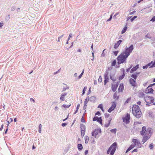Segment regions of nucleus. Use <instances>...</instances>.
I'll return each instance as SVG.
<instances>
[{
	"label": "nucleus",
	"instance_id": "nucleus-42",
	"mask_svg": "<svg viewBox=\"0 0 155 155\" xmlns=\"http://www.w3.org/2000/svg\"><path fill=\"white\" fill-rule=\"evenodd\" d=\"M116 64V61L114 60L111 63V66H114Z\"/></svg>",
	"mask_w": 155,
	"mask_h": 155
},
{
	"label": "nucleus",
	"instance_id": "nucleus-4",
	"mask_svg": "<svg viewBox=\"0 0 155 155\" xmlns=\"http://www.w3.org/2000/svg\"><path fill=\"white\" fill-rule=\"evenodd\" d=\"M117 146V143L115 142L110 147L107 151V154H109L110 152V155H113L116 150Z\"/></svg>",
	"mask_w": 155,
	"mask_h": 155
},
{
	"label": "nucleus",
	"instance_id": "nucleus-18",
	"mask_svg": "<svg viewBox=\"0 0 155 155\" xmlns=\"http://www.w3.org/2000/svg\"><path fill=\"white\" fill-rule=\"evenodd\" d=\"M121 70H122L123 72V74L122 75L119 77V80H122L124 78V77L125 76L124 73L125 72V70H124V69H121Z\"/></svg>",
	"mask_w": 155,
	"mask_h": 155
},
{
	"label": "nucleus",
	"instance_id": "nucleus-52",
	"mask_svg": "<svg viewBox=\"0 0 155 155\" xmlns=\"http://www.w3.org/2000/svg\"><path fill=\"white\" fill-rule=\"evenodd\" d=\"M150 21H155V16L153 17L150 20Z\"/></svg>",
	"mask_w": 155,
	"mask_h": 155
},
{
	"label": "nucleus",
	"instance_id": "nucleus-45",
	"mask_svg": "<svg viewBox=\"0 0 155 155\" xmlns=\"http://www.w3.org/2000/svg\"><path fill=\"white\" fill-rule=\"evenodd\" d=\"M114 109V108H112V107H110L108 110V112L110 113Z\"/></svg>",
	"mask_w": 155,
	"mask_h": 155
},
{
	"label": "nucleus",
	"instance_id": "nucleus-19",
	"mask_svg": "<svg viewBox=\"0 0 155 155\" xmlns=\"http://www.w3.org/2000/svg\"><path fill=\"white\" fill-rule=\"evenodd\" d=\"M67 95L66 93H63L61 94V97H60V99L64 101V97Z\"/></svg>",
	"mask_w": 155,
	"mask_h": 155
},
{
	"label": "nucleus",
	"instance_id": "nucleus-33",
	"mask_svg": "<svg viewBox=\"0 0 155 155\" xmlns=\"http://www.w3.org/2000/svg\"><path fill=\"white\" fill-rule=\"evenodd\" d=\"M85 130H81V136L83 137L85 134Z\"/></svg>",
	"mask_w": 155,
	"mask_h": 155
},
{
	"label": "nucleus",
	"instance_id": "nucleus-20",
	"mask_svg": "<svg viewBox=\"0 0 155 155\" xmlns=\"http://www.w3.org/2000/svg\"><path fill=\"white\" fill-rule=\"evenodd\" d=\"M134 147V146L133 145V144H131L130 146L128 147L127 149V150L126 153H127L131 149H133V148Z\"/></svg>",
	"mask_w": 155,
	"mask_h": 155
},
{
	"label": "nucleus",
	"instance_id": "nucleus-48",
	"mask_svg": "<svg viewBox=\"0 0 155 155\" xmlns=\"http://www.w3.org/2000/svg\"><path fill=\"white\" fill-rule=\"evenodd\" d=\"M98 118V117H94L93 119V121H96L97 120V119Z\"/></svg>",
	"mask_w": 155,
	"mask_h": 155
},
{
	"label": "nucleus",
	"instance_id": "nucleus-58",
	"mask_svg": "<svg viewBox=\"0 0 155 155\" xmlns=\"http://www.w3.org/2000/svg\"><path fill=\"white\" fill-rule=\"evenodd\" d=\"M98 108H100L101 109V108H102L103 107V105H102V104H100L98 106Z\"/></svg>",
	"mask_w": 155,
	"mask_h": 155
},
{
	"label": "nucleus",
	"instance_id": "nucleus-11",
	"mask_svg": "<svg viewBox=\"0 0 155 155\" xmlns=\"http://www.w3.org/2000/svg\"><path fill=\"white\" fill-rule=\"evenodd\" d=\"M147 131V129L145 126H143L142 127V130L140 131V133L141 135L143 136L146 134V132Z\"/></svg>",
	"mask_w": 155,
	"mask_h": 155
},
{
	"label": "nucleus",
	"instance_id": "nucleus-23",
	"mask_svg": "<svg viewBox=\"0 0 155 155\" xmlns=\"http://www.w3.org/2000/svg\"><path fill=\"white\" fill-rule=\"evenodd\" d=\"M144 94L143 92L140 91L139 93V97H143L144 96Z\"/></svg>",
	"mask_w": 155,
	"mask_h": 155
},
{
	"label": "nucleus",
	"instance_id": "nucleus-1",
	"mask_svg": "<svg viewBox=\"0 0 155 155\" xmlns=\"http://www.w3.org/2000/svg\"><path fill=\"white\" fill-rule=\"evenodd\" d=\"M132 113L137 118H139L141 116V112L139 106L135 105L132 107Z\"/></svg>",
	"mask_w": 155,
	"mask_h": 155
},
{
	"label": "nucleus",
	"instance_id": "nucleus-40",
	"mask_svg": "<svg viewBox=\"0 0 155 155\" xmlns=\"http://www.w3.org/2000/svg\"><path fill=\"white\" fill-rule=\"evenodd\" d=\"M10 15H7L5 18V20L6 21H8L10 18Z\"/></svg>",
	"mask_w": 155,
	"mask_h": 155
},
{
	"label": "nucleus",
	"instance_id": "nucleus-30",
	"mask_svg": "<svg viewBox=\"0 0 155 155\" xmlns=\"http://www.w3.org/2000/svg\"><path fill=\"white\" fill-rule=\"evenodd\" d=\"M89 100H90L89 97L88 96L87 97L84 101V104H87Z\"/></svg>",
	"mask_w": 155,
	"mask_h": 155
},
{
	"label": "nucleus",
	"instance_id": "nucleus-62",
	"mask_svg": "<svg viewBox=\"0 0 155 155\" xmlns=\"http://www.w3.org/2000/svg\"><path fill=\"white\" fill-rule=\"evenodd\" d=\"M132 66H131L129 68L127 69L126 70L127 72H128V71H129L130 69L132 68Z\"/></svg>",
	"mask_w": 155,
	"mask_h": 155
},
{
	"label": "nucleus",
	"instance_id": "nucleus-21",
	"mask_svg": "<svg viewBox=\"0 0 155 155\" xmlns=\"http://www.w3.org/2000/svg\"><path fill=\"white\" fill-rule=\"evenodd\" d=\"M80 127L81 130H85V126L83 124H81L80 125Z\"/></svg>",
	"mask_w": 155,
	"mask_h": 155
},
{
	"label": "nucleus",
	"instance_id": "nucleus-36",
	"mask_svg": "<svg viewBox=\"0 0 155 155\" xmlns=\"http://www.w3.org/2000/svg\"><path fill=\"white\" fill-rule=\"evenodd\" d=\"M117 129L116 128L112 129L110 130V131L111 133L116 134V132Z\"/></svg>",
	"mask_w": 155,
	"mask_h": 155
},
{
	"label": "nucleus",
	"instance_id": "nucleus-8",
	"mask_svg": "<svg viewBox=\"0 0 155 155\" xmlns=\"http://www.w3.org/2000/svg\"><path fill=\"white\" fill-rule=\"evenodd\" d=\"M148 67H149L150 68L155 67V60L151 61L145 66H143V69H147Z\"/></svg>",
	"mask_w": 155,
	"mask_h": 155
},
{
	"label": "nucleus",
	"instance_id": "nucleus-7",
	"mask_svg": "<svg viewBox=\"0 0 155 155\" xmlns=\"http://www.w3.org/2000/svg\"><path fill=\"white\" fill-rule=\"evenodd\" d=\"M132 142L134 143L133 145L136 146L138 148H140L141 147L140 142L139 141V140L137 139H133L132 140Z\"/></svg>",
	"mask_w": 155,
	"mask_h": 155
},
{
	"label": "nucleus",
	"instance_id": "nucleus-15",
	"mask_svg": "<svg viewBox=\"0 0 155 155\" xmlns=\"http://www.w3.org/2000/svg\"><path fill=\"white\" fill-rule=\"evenodd\" d=\"M129 82L130 84L132 86H135V84L136 83V80L133 79L132 78H130L129 80Z\"/></svg>",
	"mask_w": 155,
	"mask_h": 155
},
{
	"label": "nucleus",
	"instance_id": "nucleus-29",
	"mask_svg": "<svg viewBox=\"0 0 155 155\" xmlns=\"http://www.w3.org/2000/svg\"><path fill=\"white\" fill-rule=\"evenodd\" d=\"M112 105L111 107L114 109L116 106V103L115 102H112Z\"/></svg>",
	"mask_w": 155,
	"mask_h": 155
},
{
	"label": "nucleus",
	"instance_id": "nucleus-54",
	"mask_svg": "<svg viewBox=\"0 0 155 155\" xmlns=\"http://www.w3.org/2000/svg\"><path fill=\"white\" fill-rule=\"evenodd\" d=\"M137 16H134L133 18H132L131 19V21H132L134 20L136 18H137Z\"/></svg>",
	"mask_w": 155,
	"mask_h": 155
},
{
	"label": "nucleus",
	"instance_id": "nucleus-26",
	"mask_svg": "<svg viewBox=\"0 0 155 155\" xmlns=\"http://www.w3.org/2000/svg\"><path fill=\"white\" fill-rule=\"evenodd\" d=\"M89 99L90 101L94 102L95 100V97L94 96H92L90 98L89 97Z\"/></svg>",
	"mask_w": 155,
	"mask_h": 155
},
{
	"label": "nucleus",
	"instance_id": "nucleus-5",
	"mask_svg": "<svg viewBox=\"0 0 155 155\" xmlns=\"http://www.w3.org/2000/svg\"><path fill=\"white\" fill-rule=\"evenodd\" d=\"M144 99L147 103L146 105L148 106L154 102V98L152 97L146 96L144 97Z\"/></svg>",
	"mask_w": 155,
	"mask_h": 155
},
{
	"label": "nucleus",
	"instance_id": "nucleus-28",
	"mask_svg": "<svg viewBox=\"0 0 155 155\" xmlns=\"http://www.w3.org/2000/svg\"><path fill=\"white\" fill-rule=\"evenodd\" d=\"M97 121L99 122L101 124H102V120L101 117H98Z\"/></svg>",
	"mask_w": 155,
	"mask_h": 155
},
{
	"label": "nucleus",
	"instance_id": "nucleus-44",
	"mask_svg": "<svg viewBox=\"0 0 155 155\" xmlns=\"http://www.w3.org/2000/svg\"><path fill=\"white\" fill-rule=\"evenodd\" d=\"M86 89H87L86 87H84V88L83 90V91H82L83 93L82 94V95L84 94L85 93V91H86Z\"/></svg>",
	"mask_w": 155,
	"mask_h": 155
},
{
	"label": "nucleus",
	"instance_id": "nucleus-16",
	"mask_svg": "<svg viewBox=\"0 0 155 155\" xmlns=\"http://www.w3.org/2000/svg\"><path fill=\"white\" fill-rule=\"evenodd\" d=\"M139 65L137 64L135 67H134L131 69L130 71V73L136 71L137 69L139 68Z\"/></svg>",
	"mask_w": 155,
	"mask_h": 155
},
{
	"label": "nucleus",
	"instance_id": "nucleus-46",
	"mask_svg": "<svg viewBox=\"0 0 155 155\" xmlns=\"http://www.w3.org/2000/svg\"><path fill=\"white\" fill-rule=\"evenodd\" d=\"M149 147L150 149L152 150L153 149V145L152 143L150 144L149 145Z\"/></svg>",
	"mask_w": 155,
	"mask_h": 155
},
{
	"label": "nucleus",
	"instance_id": "nucleus-63",
	"mask_svg": "<svg viewBox=\"0 0 155 155\" xmlns=\"http://www.w3.org/2000/svg\"><path fill=\"white\" fill-rule=\"evenodd\" d=\"M67 125V124L66 123H62L61 124V125L62 127H64Z\"/></svg>",
	"mask_w": 155,
	"mask_h": 155
},
{
	"label": "nucleus",
	"instance_id": "nucleus-13",
	"mask_svg": "<svg viewBox=\"0 0 155 155\" xmlns=\"http://www.w3.org/2000/svg\"><path fill=\"white\" fill-rule=\"evenodd\" d=\"M122 42V40H119L117 43H115L114 46V48L116 49L119 47V45Z\"/></svg>",
	"mask_w": 155,
	"mask_h": 155
},
{
	"label": "nucleus",
	"instance_id": "nucleus-9",
	"mask_svg": "<svg viewBox=\"0 0 155 155\" xmlns=\"http://www.w3.org/2000/svg\"><path fill=\"white\" fill-rule=\"evenodd\" d=\"M153 84H150L145 90V92L146 93H152L153 90L151 87Z\"/></svg>",
	"mask_w": 155,
	"mask_h": 155
},
{
	"label": "nucleus",
	"instance_id": "nucleus-53",
	"mask_svg": "<svg viewBox=\"0 0 155 155\" xmlns=\"http://www.w3.org/2000/svg\"><path fill=\"white\" fill-rule=\"evenodd\" d=\"M64 36V35H61L60 37H59L58 39V41L60 42V39H61Z\"/></svg>",
	"mask_w": 155,
	"mask_h": 155
},
{
	"label": "nucleus",
	"instance_id": "nucleus-6",
	"mask_svg": "<svg viewBox=\"0 0 155 155\" xmlns=\"http://www.w3.org/2000/svg\"><path fill=\"white\" fill-rule=\"evenodd\" d=\"M133 49V45H131L130 47L126 48L125 51L122 53L128 57Z\"/></svg>",
	"mask_w": 155,
	"mask_h": 155
},
{
	"label": "nucleus",
	"instance_id": "nucleus-34",
	"mask_svg": "<svg viewBox=\"0 0 155 155\" xmlns=\"http://www.w3.org/2000/svg\"><path fill=\"white\" fill-rule=\"evenodd\" d=\"M39 127V130H38V132L39 133H41V127H42V125L41 124H40L38 126Z\"/></svg>",
	"mask_w": 155,
	"mask_h": 155
},
{
	"label": "nucleus",
	"instance_id": "nucleus-60",
	"mask_svg": "<svg viewBox=\"0 0 155 155\" xmlns=\"http://www.w3.org/2000/svg\"><path fill=\"white\" fill-rule=\"evenodd\" d=\"M87 104H84V105L83 107L84 110H85L86 108Z\"/></svg>",
	"mask_w": 155,
	"mask_h": 155
},
{
	"label": "nucleus",
	"instance_id": "nucleus-47",
	"mask_svg": "<svg viewBox=\"0 0 155 155\" xmlns=\"http://www.w3.org/2000/svg\"><path fill=\"white\" fill-rule=\"evenodd\" d=\"M102 81V78L101 76H100L98 79V82L101 83Z\"/></svg>",
	"mask_w": 155,
	"mask_h": 155
},
{
	"label": "nucleus",
	"instance_id": "nucleus-10",
	"mask_svg": "<svg viewBox=\"0 0 155 155\" xmlns=\"http://www.w3.org/2000/svg\"><path fill=\"white\" fill-rule=\"evenodd\" d=\"M101 130L100 129L95 130L94 132L92 133V135L93 136H94L95 138H96L97 135L99 133H101Z\"/></svg>",
	"mask_w": 155,
	"mask_h": 155
},
{
	"label": "nucleus",
	"instance_id": "nucleus-25",
	"mask_svg": "<svg viewBox=\"0 0 155 155\" xmlns=\"http://www.w3.org/2000/svg\"><path fill=\"white\" fill-rule=\"evenodd\" d=\"M113 97L114 98L116 99V100H118L119 98V97L117 96V94L116 92L114 93Z\"/></svg>",
	"mask_w": 155,
	"mask_h": 155
},
{
	"label": "nucleus",
	"instance_id": "nucleus-12",
	"mask_svg": "<svg viewBox=\"0 0 155 155\" xmlns=\"http://www.w3.org/2000/svg\"><path fill=\"white\" fill-rule=\"evenodd\" d=\"M130 118V114H127L123 119L124 121L127 124L129 122Z\"/></svg>",
	"mask_w": 155,
	"mask_h": 155
},
{
	"label": "nucleus",
	"instance_id": "nucleus-61",
	"mask_svg": "<svg viewBox=\"0 0 155 155\" xmlns=\"http://www.w3.org/2000/svg\"><path fill=\"white\" fill-rule=\"evenodd\" d=\"M72 37V34L71 33L69 35V37L68 39V41H69L70 38Z\"/></svg>",
	"mask_w": 155,
	"mask_h": 155
},
{
	"label": "nucleus",
	"instance_id": "nucleus-37",
	"mask_svg": "<svg viewBox=\"0 0 155 155\" xmlns=\"http://www.w3.org/2000/svg\"><path fill=\"white\" fill-rule=\"evenodd\" d=\"M130 101H131V98L130 97L128 98L127 99V100L125 101V103H124V104H126L128 103Z\"/></svg>",
	"mask_w": 155,
	"mask_h": 155
},
{
	"label": "nucleus",
	"instance_id": "nucleus-56",
	"mask_svg": "<svg viewBox=\"0 0 155 155\" xmlns=\"http://www.w3.org/2000/svg\"><path fill=\"white\" fill-rule=\"evenodd\" d=\"M3 25L4 24L2 21L1 22H0V28H2Z\"/></svg>",
	"mask_w": 155,
	"mask_h": 155
},
{
	"label": "nucleus",
	"instance_id": "nucleus-57",
	"mask_svg": "<svg viewBox=\"0 0 155 155\" xmlns=\"http://www.w3.org/2000/svg\"><path fill=\"white\" fill-rule=\"evenodd\" d=\"M81 121L82 122H85V120L83 116L81 118Z\"/></svg>",
	"mask_w": 155,
	"mask_h": 155
},
{
	"label": "nucleus",
	"instance_id": "nucleus-2",
	"mask_svg": "<svg viewBox=\"0 0 155 155\" xmlns=\"http://www.w3.org/2000/svg\"><path fill=\"white\" fill-rule=\"evenodd\" d=\"M153 130L150 128H148L147 129V131L146 132V134L144 135L142 140L143 143V144L146 141H147L151 137L152 133H153Z\"/></svg>",
	"mask_w": 155,
	"mask_h": 155
},
{
	"label": "nucleus",
	"instance_id": "nucleus-64",
	"mask_svg": "<svg viewBox=\"0 0 155 155\" xmlns=\"http://www.w3.org/2000/svg\"><path fill=\"white\" fill-rule=\"evenodd\" d=\"M145 37L146 38H150V39L151 38L150 37V36H149V35L148 34H147V35H146Z\"/></svg>",
	"mask_w": 155,
	"mask_h": 155
},
{
	"label": "nucleus",
	"instance_id": "nucleus-22",
	"mask_svg": "<svg viewBox=\"0 0 155 155\" xmlns=\"http://www.w3.org/2000/svg\"><path fill=\"white\" fill-rule=\"evenodd\" d=\"M124 88V86L123 85V84H121L120 85V86H119L118 90L119 91H123Z\"/></svg>",
	"mask_w": 155,
	"mask_h": 155
},
{
	"label": "nucleus",
	"instance_id": "nucleus-17",
	"mask_svg": "<svg viewBox=\"0 0 155 155\" xmlns=\"http://www.w3.org/2000/svg\"><path fill=\"white\" fill-rule=\"evenodd\" d=\"M117 87V85L116 84H113L112 85V90L114 91H115Z\"/></svg>",
	"mask_w": 155,
	"mask_h": 155
},
{
	"label": "nucleus",
	"instance_id": "nucleus-27",
	"mask_svg": "<svg viewBox=\"0 0 155 155\" xmlns=\"http://www.w3.org/2000/svg\"><path fill=\"white\" fill-rule=\"evenodd\" d=\"M89 140V137L87 136H85V142L86 143H88Z\"/></svg>",
	"mask_w": 155,
	"mask_h": 155
},
{
	"label": "nucleus",
	"instance_id": "nucleus-43",
	"mask_svg": "<svg viewBox=\"0 0 155 155\" xmlns=\"http://www.w3.org/2000/svg\"><path fill=\"white\" fill-rule=\"evenodd\" d=\"M110 121H111V120H110L109 121V122H108V124H105V127H108L110 125Z\"/></svg>",
	"mask_w": 155,
	"mask_h": 155
},
{
	"label": "nucleus",
	"instance_id": "nucleus-51",
	"mask_svg": "<svg viewBox=\"0 0 155 155\" xmlns=\"http://www.w3.org/2000/svg\"><path fill=\"white\" fill-rule=\"evenodd\" d=\"M112 17V14H111L110 15V18L108 19L107 20V21H110L111 20Z\"/></svg>",
	"mask_w": 155,
	"mask_h": 155
},
{
	"label": "nucleus",
	"instance_id": "nucleus-55",
	"mask_svg": "<svg viewBox=\"0 0 155 155\" xmlns=\"http://www.w3.org/2000/svg\"><path fill=\"white\" fill-rule=\"evenodd\" d=\"M118 52V51H114V53L115 56H117V55Z\"/></svg>",
	"mask_w": 155,
	"mask_h": 155
},
{
	"label": "nucleus",
	"instance_id": "nucleus-31",
	"mask_svg": "<svg viewBox=\"0 0 155 155\" xmlns=\"http://www.w3.org/2000/svg\"><path fill=\"white\" fill-rule=\"evenodd\" d=\"M108 74L109 72H108V71L107 70L104 74V78H108Z\"/></svg>",
	"mask_w": 155,
	"mask_h": 155
},
{
	"label": "nucleus",
	"instance_id": "nucleus-38",
	"mask_svg": "<svg viewBox=\"0 0 155 155\" xmlns=\"http://www.w3.org/2000/svg\"><path fill=\"white\" fill-rule=\"evenodd\" d=\"M108 80H109L108 78H104V83L105 85L108 82Z\"/></svg>",
	"mask_w": 155,
	"mask_h": 155
},
{
	"label": "nucleus",
	"instance_id": "nucleus-49",
	"mask_svg": "<svg viewBox=\"0 0 155 155\" xmlns=\"http://www.w3.org/2000/svg\"><path fill=\"white\" fill-rule=\"evenodd\" d=\"M69 88V87H64L62 89V91H65L66 90L68 89Z\"/></svg>",
	"mask_w": 155,
	"mask_h": 155
},
{
	"label": "nucleus",
	"instance_id": "nucleus-50",
	"mask_svg": "<svg viewBox=\"0 0 155 155\" xmlns=\"http://www.w3.org/2000/svg\"><path fill=\"white\" fill-rule=\"evenodd\" d=\"M11 10L12 11H14L15 10V6H12L11 7Z\"/></svg>",
	"mask_w": 155,
	"mask_h": 155
},
{
	"label": "nucleus",
	"instance_id": "nucleus-59",
	"mask_svg": "<svg viewBox=\"0 0 155 155\" xmlns=\"http://www.w3.org/2000/svg\"><path fill=\"white\" fill-rule=\"evenodd\" d=\"M105 49H104L103 51L102 52V53L101 56H102V57H104L105 56V54L104 53V51H105Z\"/></svg>",
	"mask_w": 155,
	"mask_h": 155
},
{
	"label": "nucleus",
	"instance_id": "nucleus-24",
	"mask_svg": "<svg viewBox=\"0 0 155 155\" xmlns=\"http://www.w3.org/2000/svg\"><path fill=\"white\" fill-rule=\"evenodd\" d=\"M78 148L79 150H81L83 149L82 145L80 143L78 145Z\"/></svg>",
	"mask_w": 155,
	"mask_h": 155
},
{
	"label": "nucleus",
	"instance_id": "nucleus-35",
	"mask_svg": "<svg viewBox=\"0 0 155 155\" xmlns=\"http://www.w3.org/2000/svg\"><path fill=\"white\" fill-rule=\"evenodd\" d=\"M110 79L112 80L113 81H115L116 80L115 78L113 76H112L111 75H110Z\"/></svg>",
	"mask_w": 155,
	"mask_h": 155
},
{
	"label": "nucleus",
	"instance_id": "nucleus-32",
	"mask_svg": "<svg viewBox=\"0 0 155 155\" xmlns=\"http://www.w3.org/2000/svg\"><path fill=\"white\" fill-rule=\"evenodd\" d=\"M127 29V27L126 26H125L124 27V28L123 29L122 31H121L122 34H124V33Z\"/></svg>",
	"mask_w": 155,
	"mask_h": 155
},
{
	"label": "nucleus",
	"instance_id": "nucleus-3",
	"mask_svg": "<svg viewBox=\"0 0 155 155\" xmlns=\"http://www.w3.org/2000/svg\"><path fill=\"white\" fill-rule=\"evenodd\" d=\"M128 57L122 53L117 58V63L118 64L126 63V60Z\"/></svg>",
	"mask_w": 155,
	"mask_h": 155
},
{
	"label": "nucleus",
	"instance_id": "nucleus-41",
	"mask_svg": "<svg viewBox=\"0 0 155 155\" xmlns=\"http://www.w3.org/2000/svg\"><path fill=\"white\" fill-rule=\"evenodd\" d=\"M84 69L83 70L82 72V73H81V74L78 77V79H80L82 77V76L84 73Z\"/></svg>",
	"mask_w": 155,
	"mask_h": 155
},
{
	"label": "nucleus",
	"instance_id": "nucleus-39",
	"mask_svg": "<svg viewBox=\"0 0 155 155\" xmlns=\"http://www.w3.org/2000/svg\"><path fill=\"white\" fill-rule=\"evenodd\" d=\"M71 105V104H70L69 105H66V104H63L62 105V106L64 107V108H69L70 106Z\"/></svg>",
	"mask_w": 155,
	"mask_h": 155
},
{
	"label": "nucleus",
	"instance_id": "nucleus-14",
	"mask_svg": "<svg viewBox=\"0 0 155 155\" xmlns=\"http://www.w3.org/2000/svg\"><path fill=\"white\" fill-rule=\"evenodd\" d=\"M140 72H136L134 74H133L131 76V77L132 78L136 80L137 78V75L140 74Z\"/></svg>",
	"mask_w": 155,
	"mask_h": 155
}]
</instances>
